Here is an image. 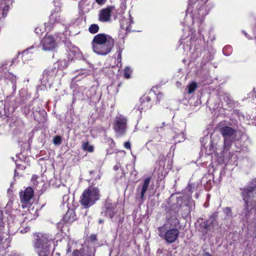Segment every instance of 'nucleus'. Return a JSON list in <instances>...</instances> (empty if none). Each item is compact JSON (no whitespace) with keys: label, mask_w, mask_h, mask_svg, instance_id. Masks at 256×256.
Instances as JSON below:
<instances>
[{"label":"nucleus","mask_w":256,"mask_h":256,"mask_svg":"<svg viewBox=\"0 0 256 256\" xmlns=\"http://www.w3.org/2000/svg\"><path fill=\"white\" fill-rule=\"evenodd\" d=\"M114 44V41L112 36L104 34H97L92 42L94 52L99 55H106L109 54Z\"/></svg>","instance_id":"nucleus-1"},{"label":"nucleus","mask_w":256,"mask_h":256,"mask_svg":"<svg viewBox=\"0 0 256 256\" xmlns=\"http://www.w3.org/2000/svg\"><path fill=\"white\" fill-rule=\"evenodd\" d=\"M34 248L39 256H48L50 247L53 242L52 236L47 234L38 232L34 235Z\"/></svg>","instance_id":"nucleus-2"},{"label":"nucleus","mask_w":256,"mask_h":256,"mask_svg":"<svg viewBox=\"0 0 256 256\" xmlns=\"http://www.w3.org/2000/svg\"><path fill=\"white\" fill-rule=\"evenodd\" d=\"M208 0H189L186 13L192 14L194 20L198 19L201 22L208 14L205 4Z\"/></svg>","instance_id":"nucleus-3"},{"label":"nucleus","mask_w":256,"mask_h":256,"mask_svg":"<svg viewBox=\"0 0 256 256\" xmlns=\"http://www.w3.org/2000/svg\"><path fill=\"white\" fill-rule=\"evenodd\" d=\"M100 197L98 187L90 186L84 190L80 198V204L84 208H88L98 200Z\"/></svg>","instance_id":"nucleus-4"},{"label":"nucleus","mask_w":256,"mask_h":256,"mask_svg":"<svg viewBox=\"0 0 256 256\" xmlns=\"http://www.w3.org/2000/svg\"><path fill=\"white\" fill-rule=\"evenodd\" d=\"M240 190V195L244 202V210L249 212L250 210V206L254 200L256 190V178L252 180Z\"/></svg>","instance_id":"nucleus-5"},{"label":"nucleus","mask_w":256,"mask_h":256,"mask_svg":"<svg viewBox=\"0 0 256 256\" xmlns=\"http://www.w3.org/2000/svg\"><path fill=\"white\" fill-rule=\"evenodd\" d=\"M128 118L122 115L116 116L113 124V127L118 136L124 135L126 130Z\"/></svg>","instance_id":"nucleus-6"},{"label":"nucleus","mask_w":256,"mask_h":256,"mask_svg":"<svg viewBox=\"0 0 256 256\" xmlns=\"http://www.w3.org/2000/svg\"><path fill=\"white\" fill-rule=\"evenodd\" d=\"M165 225L158 228L159 236L164 238L166 242L171 244L174 242L178 238L179 232L176 228H172L167 230L166 232L164 230Z\"/></svg>","instance_id":"nucleus-7"},{"label":"nucleus","mask_w":256,"mask_h":256,"mask_svg":"<svg viewBox=\"0 0 256 256\" xmlns=\"http://www.w3.org/2000/svg\"><path fill=\"white\" fill-rule=\"evenodd\" d=\"M34 196V190L30 187L26 188L24 192L20 193V202L22 203V206L24 208L31 203Z\"/></svg>","instance_id":"nucleus-8"},{"label":"nucleus","mask_w":256,"mask_h":256,"mask_svg":"<svg viewBox=\"0 0 256 256\" xmlns=\"http://www.w3.org/2000/svg\"><path fill=\"white\" fill-rule=\"evenodd\" d=\"M42 49L44 50H52L57 46V43L54 38L52 36H46L40 42Z\"/></svg>","instance_id":"nucleus-9"},{"label":"nucleus","mask_w":256,"mask_h":256,"mask_svg":"<svg viewBox=\"0 0 256 256\" xmlns=\"http://www.w3.org/2000/svg\"><path fill=\"white\" fill-rule=\"evenodd\" d=\"M220 132L224 138L226 143V141L234 140L236 134V130L228 126H224L220 128Z\"/></svg>","instance_id":"nucleus-10"},{"label":"nucleus","mask_w":256,"mask_h":256,"mask_svg":"<svg viewBox=\"0 0 256 256\" xmlns=\"http://www.w3.org/2000/svg\"><path fill=\"white\" fill-rule=\"evenodd\" d=\"M150 182V178L144 179L142 185V186H139L136 189V198H140L142 202L144 200V195L148 188Z\"/></svg>","instance_id":"nucleus-11"},{"label":"nucleus","mask_w":256,"mask_h":256,"mask_svg":"<svg viewBox=\"0 0 256 256\" xmlns=\"http://www.w3.org/2000/svg\"><path fill=\"white\" fill-rule=\"evenodd\" d=\"M218 224L214 216H211L208 220L204 221L202 224V227L208 231L214 232L215 228L218 226Z\"/></svg>","instance_id":"nucleus-12"},{"label":"nucleus","mask_w":256,"mask_h":256,"mask_svg":"<svg viewBox=\"0 0 256 256\" xmlns=\"http://www.w3.org/2000/svg\"><path fill=\"white\" fill-rule=\"evenodd\" d=\"M112 10V7L101 10L98 14V20L103 22H109L110 20Z\"/></svg>","instance_id":"nucleus-13"},{"label":"nucleus","mask_w":256,"mask_h":256,"mask_svg":"<svg viewBox=\"0 0 256 256\" xmlns=\"http://www.w3.org/2000/svg\"><path fill=\"white\" fill-rule=\"evenodd\" d=\"M49 21L52 24L61 22L62 18L60 12L58 10L52 12L50 16Z\"/></svg>","instance_id":"nucleus-14"},{"label":"nucleus","mask_w":256,"mask_h":256,"mask_svg":"<svg viewBox=\"0 0 256 256\" xmlns=\"http://www.w3.org/2000/svg\"><path fill=\"white\" fill-rule=\"evenodd\" d=\"M105 206L106 209V214H108L110 218H112L114 216V212L112 210L115 208L116 204L114 203H112L110 200H106Z\"/></svg>","instance_id":"nucleus-15"},{"label":"nucleus","mask_w":256,"mask_h":256,"mask_svg":"<svg viewBox=\"0 0 256 256\" xmlns=\"http://www.w3.org/2000/svg\"><path fill=\"white\" fill-rule=\"evenodd\" d=\"M64 220L68 222H71L75 220V214L72 210H68L64 217Z\"/></svg>","instance_id":"nucleus-16"},{"label":"nucleus","mask_w":256,"mask_h":256,"mask_svg":"<svg viewBox=\"0 0 256 256\" xmlns=\"http://www.w3.org/2000/svg\"><path fill=\"white\" fill-rule=\"evenodd\" d=\"M146 102H142V106L140 108V110H146V109H148L152 106V105L150 104H149V102L150 101V98L147 96L146 98Z\"/></svg>","instance_id":"nucleus-17"},{"label":"nucleus","mask_w":256,"mask_h":256,"mask_svg":"<svg viewBox=\"0 0 256 256\" xmlns=\"http://www.w3.org/2000/svg\"><path fill=\"white\" fill-rule=\"evenodd\" d=\"M82 148L84 150L92 152L94 151V146L90 144L88 142L83 143L82 144Z\"/></svg>","instance_id":"nucleus-18"},{"label":"nucleus","mask_w":256,"mask_h":256,"mask_svg":"<svg viewBox=\"0 0 256 256\" xmlns=\"http://www.w3.org/2000/svg\"><path fill=\"white\" fill-rule=\"evenodd\" d=\"M99 30V26L96 24H92L88 28V30L91 34H96L98 32Z\"/></svg>","instance_id":"nucleus-19"},{"label":"nucleus","mask_w":256,"mask_h":256,"mask_svg":"<svg viewBox=\"0 0 256 256\" xmlns=\"http://www.w3.org/2000/svg\"><path fill=\"white\" fill-rule=\"evenodd\" d=\"M197 84L196 82H192L191 84H189L188 86V94H192L193 92L196 88Z\"/></svg>","instance_id":"nucleus-20"},{"label":"nucleus","mask_w":256,"mask_h":256,"mask_svg":"<svg viewBox=\"0 0 256 256\" xmlns=\"http://www.w3.org/2000/svg\"><path fill=\"white\" fill-rule=\"evenodd\" d=\"M132 70L130 68L127 66L124 70V76L126 78H129L130 77V74H132Z\"/></svg>","instance_id":"nucleus-21"},{"label":"nucleus","mask_w":256,"mask_h":256,"mask_svg":"<svg viewBox=\"0 0 256 256\" xmlns=\"http://www.w3.org/2000/svg\"><path fill=\"white\" fill-rule=\"evenodd\" d=\"M53 143L55 145H60L62 143V138L60 136H57L54 137L53 139Z\"/></svg>","instance_id":"nucleus-22"},{"label":"nucleus","mask_w":256,"mask_h":256,"mask_svg":"<svg viewBox=\"0 0 256 256\" xmlns=\"http://www.w3.org/2000/svg\"><path fill=\"white\" fill-rule=\"evenodd\" d=\"M22 58H23V59L24 60H26V58L28 56H29V53H28V50H27L24 52H22Z\"/></svg>","instance_id":"nucleus-23"},{"label":"nucleus","mask_w":256,"mask_h":256,"mask_svg":"<svg viewBox=\"0 0 256 256\" xmlns=\"http://www.w3.org/2000/svg\"><path fill=\"white\" fill-rule=\"evenodd\" d=\"M124 146L126 149H130L131 148V144L129 142H124Z\"/></svg>","instance_id":"nucleus-24"},{"label":"nucleus","mask_w":256,"mask_h":256,"mask_svg":"<svg viewBox=\"0 0 256 256\" xmlns=\"http://www.w3.org/2000/svg\"><path fill=\"white\" fill-rule=\"evenodd\" d=\"M72 254L74 256H78L80 254V252L78 250H74L72 252Z\"/></svg>","instance_id":"nucleus-25"},{"label":"nucleus","mask_w":256,"mask_h":256,"mask_svg":"<svg viewBox=\"0 0 256 256\" xmlns=\"http://www.w3.org/2000/svg\"><path fill=\"white\" fill-rule=\"evenodd\" d=\"M3 216V212L2 210H0V223L2 221Z\"/></svg>","instance_id":"nucleus-26"},{"label":"nucleus","mask_w":256,"mask_h":256,"mask_svg":"<svg viewBox=\"0 0 256 256\" xmlns=\"http://www.w3.org/2000/svg\"><path fill=\"white\" fill-rule=\"evenodd\" d=\"M106 0H96V2L99 4H104V2Z\"/></svg>","instance_id":"nucleus-27"},{"label":"nucleus","mask_w":256,"mask_h":256,"mask_svg":"<svg viewBox=\"0 0 256 256\" xmlns=\"http://www.w3.org/2000/svg\"><path fill=\"white\" fill-rule=\"evenodd\" d=\"M4 240L3 234L0 232V241L2 242Z\"/></svg>","instance_id":"nucleus-28"},{"label":"nucleus","mask_w":256,"mask_h":256,"mask_svg":"<svg viewBox=\"0 0 256 256\" xmlns=\"http://www.w3.org/2000/svg\"><path fill=\"white\" fill-rule=\"evenodd\" d=\"M202 256H212L210 254L208 253V252H205L204 253Z\"/></svg>","instance_id":"nucleus-29"},{"label":"nucleus","mask_w":256,"mask_h":256,"mask_svg":"<svg viewBox=\"0 0 256 256\" xmlns=\"http://www.w3.org/2000/svg\"><path fill=\"white\" fill-rule=\"evenodd\" d=\"M40 29H38V28H36L35 30V32L36 34H39L40 33Z\"/></svg>","instance_id":"nucleus-30"},{"label":"nucleus","mask_w":256,"mask_h":256,"mask_svg":"<svg viewBox=\"0 0 256 256\" xmlns=\"http://www.w3.org/2000/svg\"><path fill=\"white\" fill-rule=\"evenodd\" d=\"M114 169L115 170H117L118 169V165H116L114 166Z\"/></svg>","instance_id":"nucleus-31"},{"label":"nucleus","mask_w":256,"mask_h":256,"mask_svg":"<svg viewBox=\"0 0 256 256\" xmlns=\"http://www.w3.org/2000/svg\"><path fill=\"white\" fill-rule=\"evenodd\" d=\"M242 32L244 33V34L245 35V36H246V38H248V34H247L246 32H244V31H242Z\"/></svg>","instance_id":"nucleus-32"},{"label":"nucleus","mask_w":256,"mask_h":256,"mask_svg":"<svg viewBox=\"0 0 256 256\" xmlns=\"http://www.w3.org/2000/svg\"><path fill=\"white\" fill-rule=\"evenodd\" d=\"M118 59V60H121V59H122L121 54H119Z\"/></svg>","instance_id":"nucleus-33"},{"label":"nucleus","mask_w":256,"mask_h":256,"mask_svg":"<svg viewBox=\"0 0 256 256\" xmlns=\"http://www.w3.org/2000/svg\"><path fill=\"white\" fill-rule=\"evenodd\" d=\"M99 223L100 224H102L104 222V220H100L99 221H98Z\"/></svg>","instance_id":"nucleus-34"},{"label":"nucleus","mask_w":256,"mask_h":256,"mask_svg":"<svg viewBox=\"0 0 256 256\" xmlns=\"http://www.w3.org/2000/svg\"><path fill=\"white\" fill-rule=\"evenodd\" d=\"M4 10H8V8L5 7L4 8Z\"/></svg>","instance_id":"nucleus-35"}]
</instances>
